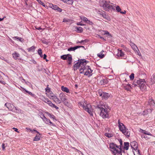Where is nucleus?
<instances>
[{
    "mask_svg": "<svg viewBox=\"0 0 155 155\" xmlns=\"http://www.w3.org/2000/svg\"><path fill=\"white\" fill-rule=\"evenodd\" d=\"M49 100L48 98H45L43 97V99H42V100L44 101L45 102L47 103L48 101Z\"/></svg>",
    "mask_w": 155,
    "mask_h": 155,
    "instance_id": "3c124183",
    "label": "nucleus"
},
{
    "mask_svg": "<svg viewBox=\"0 0 155 155\" xmlns=\"http://www.w3.org/2000/svg\"><path fill=\"white\" fill-rule=\"evenodd\" d=\"M116 5H115V6ZM116 8V10L118 12H120L121 11V9L120 8V7L118 5H117L116 6H115Z\"/></svg>",
    "mask_w": 155,
    "mask_h": 155,
    "instance_id": "f704fd0d",
    "label": "nucleus"
},
{
    "mask_svg": "<svg viewBox=\"0 0 155 155\" xmlns=\"http://www.w3.org/2000/svg\"><path fill=\"white\" fill-rule=\"evenodd\" d=\"M48 115L51 118H52L53 119H55V117L53 115L51 114L50 113H48Z\"/></svg>",
    "mask_w": 155,
    "mask_h": 155,
    "instance_id": "ea45409f",
    "label": "nucleus"
},
{
    "mask_svg": "<svg viewBox=\"0 0 155 155\" xmlns=\"http://www.w3.org/2000/svg\"><path fill=\"white\" fill-rule=\"evenodd\" d=\"M118 123L120 130L127 137H129L130 134V131L126 128L123 123L120 122V120H118Z\"/></svg>",
    "mask_w": 155,
    "mask_h": 155,
    "instance_id": "7ed1b4c3",
    "label": "nucleus"
},
{
    "mask_svg": "<svg viewBox=\"0 0 155 155\" xmlns=\"http://www.w3.org/2000/svg\"><path fill=\"white\" fill-rule=\"evenodd\" d=\"M25 92L27 93H28L29 94L31 95V96L32 97H34L35 96V94H33L32 93H31V92H29L27 90H26L25 89Z\"/></svg>",
    "mask_w": 155,
    "mask_h": 155,
    "instance_id": "58836bf2",
    "label": "nucleus"
},
{
    "mask_svg": "<svg viewBox=\"0 0 155 155\" xmlns=\"http://www.w3.org/2000/svg\"><path fill=\"white\" fill-rule=\"evenodd\" d=\"M88 41V40L85 39V40H81L80 41H78L77 42V43H84H84H86Z\"/></svg>",
    "mask_w": 155,
    "mask_h": 155,
    "instance_id": "e433bc0d",
    "label": "nucleus"
},
{
    "mask_svg": "<svg viewBox=\"0 0 155 155\" xmlns=\"http://www.w3.org/2000/svg\"><path fill=\"white\" fill-rule=\"evenodd\" d=\"M13 57L15 60H17L19 57L20 54L17 52H15L12 54Z\"/></svg>",
    "mask_w": 155,
    "mask_h": 155,
    "instance_id": "412c9836",
    "label": "nucleus"
},
{
    "mask_svg": "<svg viewBox=\"0 0 155 155\" xmlns=\"http://www.w3.org/2000/svg\"><path fill=\"white\" fill-rule=\"evenodd\" d=\"M150 83L151 84L155 83V74H153L151 76L150 78Z\"/></svg>",
    "mask_w": 155,
    "mask_h": 155,
    "instance_id": "4be33fe9",
    "label": "nucleus"
},
{
    "mask_svg": "<svg viewBox=\"0 0 155 155\" xmlns=\"http://www.w3.org/2000/svg\"><path fill=\"white\" fill-rule=\"evenodd\" d=\"M52 100H53L56 104H59L61 103V100H59L56 96L55 97H54V98H52Z\"/></svg>",
    "mask_w": 155,
    "mask_h": 155,
    "instance_id": "a211bd4d",
    "label": "nucleus"
},
{
    "mask_svg": "<svg viewBox=\"0 0 155 155\" xmlns=\"http://www.w3.org/2000/svg\"><path fill=\"white\" fill-rule=\"evenodd\" d=\"M79 105L82 107L84 109L87 111L91 116L93 115L92 109L90 104H87L84 101L80 102L79 104Z\"/></svg>",
    "mask_w": 155,
    "mask_h": 155,
    "instance_id": "39448f33",
    "label": "nucleus"
},
{
    "mask_svg": "<svg viewBox=\"0 0 155 155\" xmlns=\"http://www.w3.org/2000/svg\"><path fill=\"white\" fill-rule=\"evenodd\" d=\"M87 23L90 25H92L93 24V22L89 20H88Z\"/></svg>",
    "mask_w": 155,
    "mask_h": 155,
    "instance_id": "4d7b16f0",
    "label": "nucleus"
},
{
    "mask_svg": "<svg viewBox=\"0 0 155 155\" xmlns=\"http://www.w3.org/2000/svg\"><path fill=\"white\" fill-rule=\"evenodd\" d=\"M35 47L34 46H32L31 47L29 48L28 49V50L29 51H34L35 50Z\"/></svg>",
    "mask_w": 155,
    "mask_h": 155,
    "instance_id": "4c0bfd02",
    "label": "nucleus"
},
{
    "mask_svg": "<svg viewBox=\"0 0 155 155\" xmlns=\"http://www.w3.org/2000/svg\"><path fill=\"white\" fill-rule=\"evenodd\" d=\"M104 80L103 79H102L100 81V84L101 85H102L103 84H104Z\"/></svg>",
    "mask_w": 155,
    "mask_h": 155,
    "instance_id": "603ef678",
    "label": "nucleus"
},
{
    "mask_svg": "<svg viewBox=\"0 0 155 155\" xmlns=\"http://www.w3.org/2000/svg\"><path fill=\"white\" fill-rule=\"evenodd\" d=\"M42 53V51L41 49V48L39 49L38 51V54H41V53Z\"/></svg>",
    "mask_w": 155,
    "mask_h": 155,
    "instance_id": "680f3d73",
    "label": "nucleus"
},
{
    "mask_svg": "<svg viewBox=\"0 0 155 155\" xmlns=\"http://www.w3.org/2000/svg\"><path fill=\"white\" fill-rule=\"evenodd\" d=\"M138 51H137L136 50V51H135L136 52V53L139 56H141V54L140 53V52L139 51V50L138 49Z\"/></svg>",
    "mask_w": 155,
    "mask_h": 155,
    "instance_id": "5fc2aeb1",
    "label": "nucleus"
},
{
    "mask_svg": "<svg viewBox=\"0 0 155 155\" xmlns=\"http://www.w3.org/2000/svg\"><path fill=\"white\" fill-rule=\"evenodd\" d=\"M15 109L16 110L15 111V112L18 113H21V110L20 109L16 107H15Z\"/></svg>",
    "mask_w": 155,
    "mask_h": 155,
    "instance_id": "72a5a7b5",
    "label": "nucleus"
},
{
    "mask_svg": "<svg viewBox=\"0 0 155 155\" xmlns=\"http://www.w3.org/2000/svg\"><path fill=\"white\" fill-rule=\"evenodd\" d=\"M138 84L137 83V80L135 79L133 82L132 86L133 87H135L136 86H138Z\"/></svg>",
    "mask_w": 155,
    "mask_h": 155,
    "instance_id": "7c9ffc66",
    "label": "nucleus"
},
{
    "mask_svg": "<svg viewBox=\"0 0 155 155\" xmlns=\"http://www.w3.org/2000/svg\"><path fill=\"white\" fill-rule=\"evenodd\" d=\"M88 62V61H86L85 59H81L80 60H79V62L81 64V65L82 66L81 68H83V66H87V65H86V64Z\"/></svg>",
    "mask_w": 155,
    "mask_h": 155,
    "instance_id": "9b49d317",
    "label": "nucleus"
},
{
    "mask_svg": "<svg viewBox=\"0 0 155 155\" xmlns=\"http://www.w3.org/2000/svg\"><path fill=\"white\" fill-rule=\"evenodd\" d=\"M76 29H77V31L78 33H81L83 31L82 28L81 27H77Z\"/></svg>",
    "mask_w": 155,
    "mask_h": 155,
    "instance_id": "c756f323",
    "label": "nucleus"
},
{
    "mask_svg": "<svg viewBox=\"0 0 155 155\" xmlns=\"http://www.w3.org/2000/svg\"><path fill=\"white\" fill-rule=\"evenodd\" d=\"M37 1H38V2L41 5H43L44 6H45V4L43 3L42 2L41 0H37Z\"/></svg>",
    "mask_w": 155,
    "mask_h": 155,
    "instance_id": "de8ad7c7",
    "label": "nucleus"
},
{
    "mask_svg": "<svg viewBox=\"0 0 155 155\" xmlns=\"http://www.w3.org/2000/svg\"><path fill=\"white\" fill-rule=\"evenodd\" d=\"M59 97L61 102L66 100L67 99V97L63 93H60L59 94Z\"/></svg>",
    "mask_w": 155,
    "mask_h": 155,
    "instance_id": "ddd939ff",
    "label": "nucleus"
},
{
    "mask_svg": "<svg viewBox=\"0 0 155 155\" xmlns=\"http://www.w3.org/2000/svg\"><path fill=\"white\" fill-rule=\"evenodd\" d=\"M152 111V110L151 109H148L147 110H144L143 111L142 114L143 115H146L148 114V112L151 113Z\"/></svg>",
    "mask_w": 155,
    "mask_h": 155,
    "instance_id": "393cba45",
    "label": "nucleus"
},
{
    "mask_svg": "<svg viewBox=\"0 0 155 155\" xmlns=\"http://www.w3.org/2000/svg\"><path fill=\"white\" fill-rule=\"evenodd\" d=\"M117 55L118 57H121L123 59H125L126 57L124 55V52L122 51L121 50L118 49V53L117 54Z\"/></svg>",
    "mask_w": 155,
    "mask_h": 155,
    "instance_id": "f8f14e48",
    "label": "nucleus"
},
{
    "mask_svg": "<svg viewBox=\"0 0 155 155\" xmlns=\"http://www.w3.org/2000/svg\"><path fill=\"white\" fill-rule=\"evenodd\" d=\"M5 144L4 143H2V149L3 150H4L5 149Z\"/></svg>",
    "mask_w": 155,
    "mask_h": 155,
    "instance_id": "052dcab7",
    "label": "nucleus"
},
{
    "mask_svg": "<svg viewBox=\"0 0 155 155\" xmlns=\"http://www.w3.org/2000/svg\"><path fill=\"white\" fill-rule=\"evenodd\" d=\"M109 146L111 151L115 155H122L121 149L119 146L114 143H110Z\"/></svg>",
    "mask_w": 155,
    "mask_h": 155,
    "instance_id": "20e7f679",
    "label": "nucleus"
},
{
    "mask_svg": "<svg viewBox=\"0 0 155 155\" xmlns=\"http://www.w3.org/2000/svg\"><path fill=\"white\" fill-rule=\"evenodd\" d=\"M5 106L8 109V110L11 111H13V109L15 107L13 104L7 102L5 104Z\"/></svg>",
    "mask_w": 155,
    "mask_h": 155,
    "instance_id": "1a4fd4ad",
    "label": "nucleus"
},
{
    "mask_svg": "<svg viewBox=\"0 0 155 155\" xmlns=\"http://www.w3.org/2000/svg\"><path fill=\"white\" fill-rule=\"evenodd\" d=\"M120 13L122 14H125L126 13V12L125 10H124V11H123V12L120 11Z\"/></svg>",
    "mask_w": 155,
    "mask_h": 155,
    "instance_id": "0e129e2a",
    "label": "nucleus"
},
{
    "mask_svg": "<svg viewBox=\"0 0 155 155\" xmlns=\"http://www.w3.org/2000/svg\"><path fill=\"white\" fill-rule=\"evenodd\" d=\"M49 6L53 9L57 10L58 12H61L62 11V10L57 5L50 4Z\"/></svg>",
    "mask_w": 155,
    "mask_h": 155,
    "instance_id": "9d476101",
    "label": "nucleus"
},
{
    "mask_svg": "<svg viewBox=\"0 0 155 155\" xmlns=\"http://www.w3.org/2000/svg\"><path fill=\"white\" fill-rule=\"evenodd\" d=\"M67 59L68 61V64H71L72 62V58L71 56V55L70 57H69Z\"/></svg>",
    "mask_w": 155,
    "mask_h": 155,
    "instance_id": "473e14b6",
    "label": "nucleus"
},
{
    "mask_svg": "<svg viewBox=\"0 0 155 155\" xmlns=\"http://www.w3.org/2000/svg\"><path fill=\"white\" fill-rule=\"evenodd\" d=\"M30 131H31L32 133H34L33 132V131H35L36 132V133H38V134H39V135H40V134L39 132L37 131L36 130H32L31 129H30V130H29Z\"/></svg>",
    "mask_w": 155,
    "mask_h": 155,
    "instance_id": "864d4df0",
    "label": "nucleus"
},
{
    "mask_svg": "<svg viewBox=\"0 0 155 155\" xmlns=\"http://www.w3.org/2000/svg\"><path fill=\"white\" fill-rule=\"evenodd\" d=\"M81 64L79 62V60H78V62H77L74 66V70L75 71L76 70L79 68L80 66L81 67Z\"/></svg>",
    "mask_w": 155,
    "mask_h": 155,
    "instance_id": "f3484780",
    "label": "nucleus"
},
{
    "mask_svg": "<svg viewBox=\"0 0 155 155\" xmlns=\"http://www.w3.org/2000/svg\"><path fill=\"white\" fill-rule=\"evenodd\" d=\"M81 19H83L84 21L85 22H87V21H88L87 18L85 17H83V18H81Z\"/></svg>",
    "mask_w": 155,
    "mask_h": 155,
    "instance_id": "6e6d98bb",
    "label": "nucleus"
},
{
    "mask_svg": "<svg viewBox=\"0 0 155 155\" xmlns=\"http://www.w3.org/2000/svg\"><path fill=\"white\" fill-rule=\"evenodd\" d=\"M78 47H77V46H75L74 47H71L69 48H68V51H74L75 50L78 48Z\"/></svg>",
    "mask_w": 155,
    "mask_h": 155,
    "instance_id": "a878e982",
    "label": "nucleus"
},
{
    "mask_svg": "<svg viewBox=\"0 0 155 155\" xmlns=\"http://www.w3.org/2000/svg\"><path fill=\"white\" fill-rule=\"evenodd\" d=\"M104 31V32H105L104 35H108V36H110V37H112L111 35L109 33V32H108V31Z\"/></svg>",
    "mask_w": 155,
    "mask_h": 155,
    "instance_id": "a18cd8bd",
    "label": "nucleus"
},
{
    "mask_svg": "<svg viewBox=\"0 0 155 155\" xmlns=\"http://www.w3.org/2000/svg\"><path fill=\"white\" fill-rule=\"evenodd\" d=\"M148 103L150 106H155V103L154 100L153 99H150L148 101Z\"/></svg>",
    "mask_w": 155,
    "mask_h": 155,
    "instance_id": "5701e85b",
    "label": "nucleus"
},
{
    "mask_svg": "<svg viewBox=\"0 0 155 155\" xmlns=\"http://www.w3.org/2000/svg\"><path fill=\"white\" fill-rule=\"evenodd\" d=\"M67 99L66 100H65L64 101H63L62 102H63L64 103L65 105L66 106H69L70 105V104L67 101Z\"/></svg>",
    "mask_w": 155,
    "mask_h": 155,
    "instance_id": "c9c22d12",
    "label": "nucleus"
},
{
    "mask_svg": "<svg viewBox=\"0 0 155 155\" xmlns=\"http://www.w3.org/2000/svg\"><path fill=\"white\" fill-rule=\"evenodd\" d=\"M12 38L14 40H18V39H19V37L18 36H16L15 37H13Z\"/></svg>",
    "mask_w": 155,
    "mask_h": 155,
    "instance_id": "bf43d9fd",
    "label": "nucleus"
},
{
    "mask_svg": "<svg viewBox=\"0 0 155 155\" xmlns=\"http://www.w3.org/2000/svg\"><path fill=\"white\" fill-rule=\"evenodd\" d=\"M118 140H119V141L120 142V145L118 146H119V147L120 148H121V146H122V144H123V142H122V140L121 139H119Z\"/></svg>",
    "mask_w": 155,
    "mask_h": 155,
    "instance_id": "8fccbe9b",
    "label": "nucleus"
},
{
    "mask_svg": "<svg viewBox=\"0 0 155 155\" xmlns=\"http://www.w3.org/2000/svg\"><path fill=\"white\" fill-rule=\"evenodd\" d=\"M143 133L145 134H146L147 135L151 136L152 135V134L150 132H147L146 130H144V131Z\"/></svg>",
    "mask_w": 155,
    "mask_h": 155,
    "instance_id": "49530a36",
    "label": "nucleus"
},
{
    "mask_svg": "<svg viewBox=\"0 0 155 155\" xmlns=\"http://www.w3.org/2000/svg\"><path fill=\"white\" fill-rule=\"evenodd\" d=\"M130 45L134 51H136V50L137 49L138 50L137 47L136 45L134 43L131 41L130 42Z\"/></svg>",
    "mask_w": 155,
    "mask_h": 155,
    "instance_id": "6ab92c4d",
    "label": "nucleus"
},
{
    "mask_svg": "<svg viewBox=\"0 0 155 155\" xmlns=\"http://www.w3.org/2000/svg\"><path fill=\"white\" fill-rule=\"evenodd\" d=\"M137 83L138 84V87L142 90H144L146 88L145 81L144 79H139L137 80Z\"/></svg>",
    "mask_w": 155,
    "mask_h": 155,
    "instance_id": "0eeeda50",
    "label": "nucleus"
},
{
    "mask_svg": "<svg viewBox=\"0 0 155 155\" xmlns=\"http://www.w3.org/2000/svg\"><path fill=\"white\" fill-rule=\"evenodd\" d=\"M134 73H132L130 76V78L131 80H133L134 78Z\"/></svg>",
    "mask_w": 155,
    "mask_h": 155,
    "instance_id": "a19ab883",
    "label": "nucleus"
},
{
    "mask_svg": "<svg viewBox=\"0 0 155 155\" xmlns=\"http://www.w3.org/2000/svg\"><path fill=\"white\" fill-rule=\"evenodd\" d=\"M40 140V137L39 136L36 135V136L35 137V139L34 140V141H38Z\"/></svg>",
    "mask_w": 155,
    "mask_h": 155,
    "instance_id": "79ce46f5",
    "label": "nucleus"
},
{
    "mask_svg": "<svg viewBox=\"0 0 155 155\" xmlns=\"http://www.w3.org/2000/svg\"><path fill=\"white\" fill-rule=\"evenodd\" d=\"M80 73H83L84 71V75L90 77L92 75V73L93 70H91L90 68V66H83V68H80L79 70Z\"/></svg>",
    "mask_w": 155,
    "mask_h": 155,
    "instance_id": "423d86ee",
    "label": "nucleus"
},
{
    "mask_svg": "<svg viewBox=\"0 0 155 155\" xmlns=\"http://www.w3.org/2000/svg\"><path fill=\"white\" fill-rule=\"evenodd\" d=\"M103 94L102 98L105 100L107 99L110 97V94L108 93L103 92Z\"/></svg>",
    "mask_w": 155,
    "mask_h": 155,
    "instance_id": "aec40b11",
    "label": "nucleus"
},
{
    "mask_svg": "<svg viewBox=\"0 0 155 155\" xmlns=\"http://www.w3.org/2000/svg\"><path fill=\"white\" fill-rule=\"evenodd\" d=\"M18 40L21 42H22L23 41V39L19 37V39H18Z\"/></svg>",
    "mask_w": 155,
    "mask_h": 155,
    "instance_id": "e2e57ef3",
    "label": "nucleus"
},
{
    "mask_svg": "<svg viewBox=\"0 0 155 155\" xmlns=\"http://www.w3.org/2000/svg\"><path fill=\"white\" fill-rule=\"evenodd\" d=\"M99 4L104 9L107 11H115V4L110 3L109 1L107 0H100Z\"/></svg>",
    "mask_w": 155,
    "mask_h": 155,
    "instance_id": "f257e3e1",
    "label": "nucleus"
},
{
    "mask_svg": "<svg viewBox=\"0 0 155 155\" xmlns=\"http://www.w3.org/2000/svg\"><path fill=\"white\" fill-rule=\"evenodd\" d=\"M47 55L46 54H44L43 55V59H46Z\"/></svg>",
    "mask_w": 155,
    "mask_h": 155,
    "instance_id": "774afa93",
    "label": "nucleus"
},
{
    "mask_svg": "<svg viewBox=\"0 0 155 155\" xmlns=\"http://www.w3.org/2000/svg\"><path fill=\"white\" fill-rule=\"evenodd\" d=\"M124 87L125 89L127 91H130L131 88V87H128L126 86H124Z\"/></svg>",
    "mask_w": 155,
    "mask_h": 155,
    "instance_id": "c03bdc74",
    "label": "nucleus"
},
{
    "mask_svg": "<svg viewBox=\"0 0 155 155\" xmlns=\"http://www.w3.org/2000/svg\"><path fill=\"white\" fill-rule=\"evenodd\" d=\"M0 83L1 84H5L6 83L5 81H0Z\"/></svg>",
    "mask_w": 155,
    "mask_h": 155,
    "instance_id": "338daca9",
    "label": "nucleus"
},
{
    "mask_svg": "<svg viewBox=\"0 0 155 155\" xmlns=\"http://www.w3.org/2000/svg\"><path fill=\"white\" fill-rule=\"evenodd\" d=\"M61 89L63 91L66 92L67 93H69V91L67 87H64V86H62L61 87Z\"/></svg>",
    "mask_w": 155,
    "mask_h": 155,
    "instance_id": "b1692460",
    "label": "nucleus"
},
{
    "mask_svg": "<svg viewBox=\"0 0 155 155\" xmlns=\"http://www.w3.org/2000/svg\"><path fill=\"white\" fill-rule=\"evenodd\" d=\"M43 121L46 124L53 126H55V125L49 119L46 118L44 115H43V118H41Z\"/></svg>",
    "mask_w": 155,
    "mask_h": 155,
    "instance_id": "6e6552de",
    "label": "nucleus"
},
{
    "mask_svg": "<svg viewBox=\"0 0 155 155\" xmlns=\"http://www.w3.org/2000/svg\"><path fill=\"white\" fill-rule=\"evenodd\" d=\"M50 106L52 107H54L56 109H58L59 108L58 107L56 106L54 104H53L52 102L49 100L48 101V102L47 103Z\"/></svg>",
    "mask_w": 155,
    "mask_h": 155,
    "instance_id": "dca6fc26",
    "label": "nucleus"
},
{
    "mask_svg": "<svg viewBox=\"0 0 155 155\" xmlns=\"http://www.w3.org/2000/svg\"><path fill=\"white\" fill-rule=\"evenodd\" d=\"M96 109L100 111V115L103 118L108 117L109 116L108 114V110H107V108L103 105H99L96 106Z\"/></svg>",
    "mask_w": 155,
    "mask_h": 155,
    "instance_id": "f03ea898",
    "label": "nucleus"
},
{
    "mask_svg": "<svg viewBox=\"0 0 155 155\" xmlns=\"http://www.w3.org/2000/svg\"><path fill=\"white\" fill-rule=\"evenodd\" d=\"M124 148L126 150H128L129 146V143L128 142H124Z\"/></svg>",
    "mask_w": 155,
    "mask_h": 155,
    "instance_id": "bb28decb",
    "label": "nucleus"
},
{
    "mask_svg": "<svg viewBox=\"0 0 155 155\" xmlns=\"http://www.w3.org/2000/svg\"><path fill=\"white\" fill-rule=\"evenodd\" d=\"M13 129L14 130H15V131L18 133H19V132L18 131V129L17 128H15V127H13Z\"/></svg>",
    "mask_w": 155,
    "mask_h": 155,
    "instance_id": "69168bd1",
    "label": "nucleus"
},
{
    "mask_svg": "<svg viewBox=\"0 0 155 155\" xmlns=\"http://www.w3.org/2000/svg\"><path fill=\"white\" fill-rule=\"evenodd\" d=\"M104 135L106 137H107L108 138L111 137L113 136V134H109V133H105Z\"/></svg>",
    "mask_w": 155,
    "mask_h": 155,
    "instance_id": "2f4dec72",
    "label": "nucleus"
},
{
    "mask_svg": "<svg viewBox=\"0 0 155 155\" xmlns=\"http://www.w3.org/2000/svg\"><path fill=\"white\" fill-rule=\"evenodd\" d=\"M69 55H71L69 54H67V55H63L61 56V59L64 60H65L67 59Z\"/></svg>",
    "mask_w": 155,
    "mask_h": 155,
    "instance_id": "c85d7f7f",
    "label": "nucleus"
},
{
    "mask_svg": "<svg viewBox=\"0 0 155 155\" xmlns=\"http://www.w3.org/2000/svg\"><path fill=\"white\" fill-rule=\"evenodd\" d=\"M45 90L48 93H49V92L51 93V91L50 90V89L48 87H47L45 88Z\"/></svg>",
    "mask_w": 155,
    "mask_h": 155,
    "instance_id": "09e8293b",
    "label": "nucleus"
},
{
    "mask_svg": "<svg viewBox=\"0 0 155 155\" xmlns=\"http://www.w3.org/2000/svg\"><path fill=\"white\" fill-rule=\"evenodd\" d=\"M97 55L100 58H103L104 57V55L102 54H98Z\"/></svg>",
    "mask_w": 155,
    "mask_h": 155,
    "instance_id": "37998d69",
    "label": "nucleus"
},
{
    "mask_svg": "<svg viewBox=\"0 0 155 155\" xmlns=\"http://www.w3.org/2000/svg\"><path fill=\"white\" fill-rule=\"evenodd\" d=\"M97 13L101 15L104 18H106L107 15L105 14V12L102 10H98L97 12Z\"/></svg>",
    "mask_w": 155,
    "mask_h": 155,
    "instance_id": "4468645a",
    "label": "nucleus"
},
{
    "mask_svg": "<svg viewBox=\"0 0 155 155\" xmlns=\"http://www.w3.org/2000/svg\"><path fill=\"white\" fill-rule=\"evenodd\" d=\"M130 145L132 147V148H134L135 149V148L136 149H137V148H138V144L137 142L135 141H133V142H131L130 143Z\"/></svg>",
    "mask_w": 155,
    "mask_h": 155,
    "instance_id": "2eb2a0df",
    "label": "nucleus"
},
{
    "mask_svg": "<svg viewBox=\"0 0 155 155\" xmlns=\"http://www.w3.org/2000/svg\"><path fill=\"white\" fill-rule=\"evenodd\" d=\"M98 94L99 95V96H103V92H101V91H99V92H98Z\"/></svg>",
    "mask_w": 155,
    "mask_h": 155,
    "instance_id": "13d9d810",
    "label": "nucleus"
},
{
    "mask_svg": "<svg viewBox=\"0 0 155 155\" xmlns=\"http://www.w3.org/2000/svg\"><path fill=\"white\" fill-rule=\"evenodd\" d=\"M48 93L49 94L48 95V97L51 99H52V98H54V97L55 96L54 94L51 91V93L49 92Z\"/></svg>",
    "mask_w": 155,
    "mask_h": 155,
    "instance_id": "cd10ccee",
    "label": "nucleus"
}]
</instances>
